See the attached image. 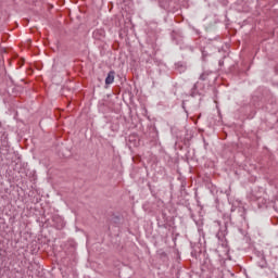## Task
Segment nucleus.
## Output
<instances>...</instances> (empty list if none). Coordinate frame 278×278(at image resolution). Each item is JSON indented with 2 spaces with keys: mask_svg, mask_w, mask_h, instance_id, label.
I'll return each mask as SVG.
<instances>
[{
  "mask_svg": "<svg viewBox=\"0 0 278 278\" xmlns=\"http://www.w3.org/2000/svg\"><path fill=\"white\" fill-rule=\"evenodd\" d=\"M105 84L110 86V84H114V72H110L108 77L105 78Z\"/></svg>",
  "mask_w": 278,
  "mask_h": 278,
  "instance_id": "nucleus-1",
  "label": "nucleus"
}]
</instances>
